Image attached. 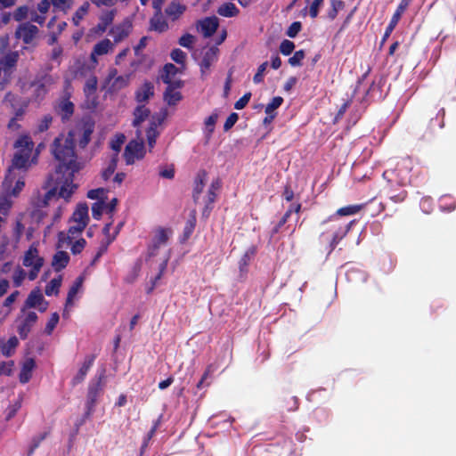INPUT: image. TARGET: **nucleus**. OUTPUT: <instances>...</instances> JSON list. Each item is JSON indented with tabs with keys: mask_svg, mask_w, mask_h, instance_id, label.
<instances>
[{
	"mask_svg": "<svg viewBox=\"0 0 456 456\" xmlns=\"http://www.w3.org/2000/svg\"><path fill=\"white\" fill-rule=\"evenodd\" d=\"M18 54L12 53L11 54L6 55L0 61V66H4L5 71H9L10 75L12 76L14 66L17 62Z\"/></svg>",
	"mask_w": 456,
	"mask_h": 456,
	"instance_id": "33",
	"label": "nucleus"
},
{
	"mask_svg": "<svg viewBox=\"0 0 456 456\" xmlns=\"http://www.w3.org/2000/svg\"><path fill=\"white\" fill-rule=\"evenodd\" d=\"M94 355H88L85 358L82 365L80 366L79 370H77V374L74 376V378L72 379V385L73 386H76L79 383H81L88 370H90V368L92 367L93 363H94Z\"/></svg>",
	"mask_w": 456,
	"mask_h": 456,
	"instance_id": "19",
	"label": "nucleus"
},
{
	"mask_svg": "<svg viewBox=\"0 0 456 456\" xmlns=\"http://www.w3.org/2000/svg\"><path fill=\"white\" fill-rule=\"evenodd\" d=\"M16 152L12 160V165L8 168V172L4 180V186L10 188L12 183V173L15 169H28L31 164L36 163L37 152H35L32 158L34 142L29 134H21L14 142Z\"/></svg>",
	"mask_w": 456,
	"mask_h": 456,
	"instance_id": "2",
	"label": "nucleus"
},
{
	"mask_svg": "<svg viewBox=\"0 0 456 456\" xmlns=\"http://www.w3.org/2000/svg\"><path fill=\"white\" fill-rule=\"evenodd\" d=\"M59 110L63 118H69L74 110V105L69 100H62L59 104Z\"/></svg>",
	"mask_w": 456,
	"mask_h": 456,
	"instance_id": "40",
	"label": "nucleus"
},
{
	"mask_svg": "<svg viewBox=\"0 0 456 456\" xmlns=\"http://www.w3.org/2000/svg\"><path fill=\"white\" fill-rule=\"evenodd\" d=\"M217 13L224 17H234L239 13V10L234 4L224 3L219 6Z\"/></svg>",
	"mask_w": 456,
	"mask_h": 456,
	"instance_id": "32",
	"label": "nucleus"
},
{
	"mask_svg": "<svg viewBox=\"0 0 456 456\" xmlns=\"http://www.w3.org/2000/svg\"><path fill=\"white\" fill-rule=\"evenodd\" d=\"M12 205V200L9 199L8 196H1L0 197V214H2L4 216H6L11 207Z\"/></svg>",
	"mask_w": 456,
	"mask_h": 456,
	"instance_id": "49",
	"label": "nucleus"
},
{
	"mask_svg": "<svg viewBox=\"0 0 456 456\" xmlns=\"http://www.w3.org/2000/svg\"><path fill=\"white\" fill-rule=\"evenodd\" d=\"M25 226L22 224L20 219H17L15 225L12 230V247L14 248H18V244L20 240V238L24 232Z\"/></svg>",
	"mask_w": 456,
	"mask_h": 456,
	"instance_id": "34",
	"label": "nucleus"
},
{
	"mask_svg": "<svg viewBox=\"0 0 456 456\" xmlns=\"http://www.w3.org/2000/svg\"><path fill=\"white\" fill-rule=\"evenodd\" d=\"M251 97L250 93L245 94L241 98H240L234 104V108L236 110H242L249 102Z\"/></svg>",
	"mask_w": 456,
	"mask_h": 456,
	"instance_id": "64",
	"label": "nucleus"
},
{
	"mask_svg": "<svg viewBox=\"0 0 456 456\" xmlns=\"http://www.w3.org/2000/svg\"><path fill=\"white\" fill-rule=\"evenodd\" d=\"M102 390L101 379L94 385H91L88 389V404L93 406L96 402L97 396Z\"/></svg>",
	"mask_w": 456,
	"mask_h": 456,
	"instance_id": "39",
	"label": "nucleus"
},
{
	"mask_svg": "<svg viewBox=\"0 0 456 456\" xmlns=\"http://www.w3.org/2000/svg\"><path fill=\"white\" fill-rule=\"evenodd\" d=\"M72 138L66 140H54L53 153L60 162L55 174V186L49 190L45 196V204L55 197L68 200L77 189L73 183L74 173L80 169V164L76 160V154L72 151Z\"/></svg>",
	"mask_w": 456,
	"mask_h": 456,
	"instance_id": "1",
	"label": "nucleus"
},
{
	"mask_svg": "<svg viewBox=\"0 0 456 456\" xmlns=\"http://www.w3.org/2000/svg\"><path fill=\"white\" fill-rule=\"evenodd\" d=\"M184 11L185 5L178 2H172L166 9V13L172 20H176L183 13Z\"/></svg>",
	"mask_w": 456,
	"mask_h": 456,
	"instance_id": "27",
	"label": "nucleus"
},
{
	"mask_svg": "<svg viewBox=\"0 0 456 456\" xmlns=\"http://www.w3.org/2000/svg\"><path fill=\"white\" fill-rule=\"evenodd\" d=\"M129 83V76H118L116 77L109 85V90L112 92L119 91L125 88Z\"/></svg>",
	"mask_w": 456,
	"mask_h": 456,
	"instance_id": "31",
	"label": "nucleus"
},
{
	"mask_svg": "<svg viewBox=\"0 0 456 456\" xmlns=\"http://www.w3.org/2000/svg\"><path fill=\"white\" fill-rule=\"evenodd\" d=\"M57 78L47 72L38 73L36 78L29 84L26 85L20 81V87L23 91L29 88H34V93L37 98L43 97L47 93L48 89L56 83Z\"/></svg>",
	"mask_w": 456,
	"mask_h": 456,
	"instance_id": "6",
	"label": "nucleus"
},
{
	"mask_svg": "<svg viewBox=\"0 0 456 456\" xmlns=\"http://www.w3.org/2000/svg\"><path fill=\"white\" fill-rule=\"evenodd\" d=\"M117 13L115 9H111L102 12L100 16V23L98 25L99 29L105 31L110 24L112 23L114 17Z\"/></svg>",
	"mask_w": 456,
	"mask_h": 456,
	"instance_id": "29",
	"label": "nucleus"
},
{
	"mask_svg": "<svg viewBox=\"0 0 456 456\" xmlns=\"http://www.w3.org/2000/svg\"><path fill=\"white\" fill-rule=\"evenodd\" d=\"M12 183L9 189L5 188L4 185V189L6 192L10 193L12 196H17L24 188L25 183L22 178L16 179V175L14 172L12 173Z\"/></svg>",
	"mask_w": 456,
	"mask_h": 456,
	"instance_id": "24",
	"label": "nucleus"
},
{
	"mask_svg": "<svg viewBox=\"0 0 456 456\" xmlns=\"http://www.w3.org/2000/svg\"><path fill=\"white\" fill-rule=\"evenodd\" d=\"M59 319H60V317L57 313H53L52 314L51 318L49 319V321L47 322L46 326H45V332L47 334H51L53 332V330H54V328L56 327V325L59 322Z\"/></svg>",
	"mask_w": 456,
	"mask_h": 456,
	"instance_id": "57",
	"label": "nucleus"
},
{
	"mask_svg": "<svg viewBox=\"0 0 456 456\" xmlns=\"http://www.w3.org/2000/svg\"><path fill=\"white\" fill-rule=\"evenodd\" d=\"M66 248H57L56 253L52 259V266L56 272H60L67 266L69 262V256L65 250Z\"/></svg>",
	"mask_w": 456,
	"mask_h": 456,
	"instance_id": "17",
	"label": "nucleus"
},
{
	"mask_svg": "<svg viewBox=\"0 0 456 456\" xmlns=\"http://www.w3.org/2000/svg\"><path fill=\"white\" fill-rule=\"evenodd\" d=\"M294 48V43L287 39L283 40L280 45V51L284 55L290 54L293 52Z\"/></svg>",
	"mask_w": 456,
	"mask_h": 456,
	"instance_id": "58",
	"label": "nucleus"
},
{
	"mask_svg": "<svg viewBox=\"0 0 456 456\" xmlns=\"http://www.w3.org/2000/svg\"><path fill=\"white\" fill-rule=\"evenodd\" d=\"M154 94V86L151 82H145L136 92V101L142 103L148 101Z\"/></svg>",
	"mask_w": 456,
	"mask_h": 456,
	"instance_id": "23",
	"label": "nucleus"
},
{
	"mask_svg": "<svg viewBox=\"0 0 456 456\" xmlns=\"http://www.w3.org/2000/svg\"><path fill=\"white\" fill-rule=\"evenodd\" d=\"M143 139L142 132L137 129L136 138L131 140L125 149L124 158L127 165H132L144 157Z\"/></svg>",
	"mask_w": 456,
	"mask_h": 456,
	"instance_id": "7",
	"label": "nucleus"
},
{
	"mask_svg": "<svg viewBox=\"0 0 456 456\" xmlns=\"http://www.w3.org/2000/svg\"><path fill=\"white\" fill-rule=\"evenodd\" d=\"M219 26L218 19L216 16L207 17L198 21L197 30L200 32L203 37H211Z\"/></svg>",
	"mask_w": 456,
	"mask_h": 456,
	"instance_id": "13",
	"label": "nucleus"
},
{
	"mask_svg": "<svg viewBox=\"0 0 456 456\" xmlns=\"http://www.w3.org/2000/svg\"><path fill=\"white\" fill-rule=\"evenodd\" d=\"M56 10L67 12L73 5L74 0H51Z\"/></svg>",
	"mask_w": 456,
	"mask_h": 456,
	"instance_id": "43",
	"label": "nucleus"
},
{
	"mask_svg": "<svg viewBox=\"0 0 456 456\" xmlns=\"http://www.w3.org/2000/svg\"><path fill=\"white\" fill-rule=\"evenodd\" d=\"M195 41V37L191 34H185L179 39V44L183 47L191 48Z\"/></svg>",
	"mask_w": 456,
	"mask_h": 456,
	"instance_id": "61",
	"label": "nucleus"
},
{
	"mask_svg": "<svg viewBox=\"0 0 456 456\" xmlns=\"http://www.w3.org/2000/svg\"><path fill=\"white\" fill-rule=\"evenodd\" d=\"M131 31V24L129 22H124L118 26L114 27L110 33L113 37V43L118 44L123 41L128 37Z\"/></svg>",
	"mask_w": 456,
	"mask_h": 456,
	"instance_id": "20",
	"label": "nucleus"
},
{
	"mask_svg": "<svg viewBox=\"0 0 456 456\" xmlns=\"http://www.w3.org/2000/svg\"><path fill=\"white\" fill-rule=\"evenodd\" d=\"M171 58L177 64L183 66L186 60V53L180 49H175L171 53Z\"/></svg>",
	"mask_w": 456,
	"mask_h": 456,
	"instance_id": "55",
	"label": "nucleus"
},
{
	"mask_svg": "<svg viewBox=\"0 0 456 456\" xmlns=\"http://www.w3.org/2000/svg\"><path fill=\"white\" fill-rule=\"evenodd\" d=\"M38 33V28L37 26L32 25L30 23H24L19 27L16 31V36L18 38L21 39L26 44H30L33 42L34 38L37 37Z\"/></svg>",
	"mask_w": 456,
	"mask_h": 456,
	"instance_id": "14",
	"label": "nucleus"
},
{
	"mask_svg": "<svg viewBox=\"0 0 456 456\" xmlns=\"http://www.w3.org/2000/svg\"><path fill=\"white\" fill-rule=\"evenodd\" d=\"M90 9L89 2H84L72 16V22L75 26H78L81 20L88 14Z\"/></svg>",
	"mask_w": 456,
	"mask_h": 456,
	"instance_id": "30",
	"label": "nucleus"
},
{
	"mask_svg": "<svg viewBox=\"0 0 456 456\" xmlns=\"http://www.w3.org/2000/svg\"><path fill=\"white\" fill-rule=\"evenodd\" d=\"M166 0H153L152 7L156 10L155 15L151 19V28L163 32L167 28V23L161 15V7Z\"/></svg>",
	"mask_w": 456,
	"mask_h": 456,
	"instance_id": "11",
	"label": "nucleus"
},
{
	"mask_svg": "<svg viewBox=\"0 0 456 456\" xmlns=\"http://www.w3.org/2000/svg\"><path fill=\"white\" fill-rule=\"evenodd\" d=\"M207 182V174L202 171L200 172L197 175V179L195 182V187L193 191V197L195 200H198L200 194L202 192L204 185Z\"/></svg>",
	"mask_w": 456,
	"mask_h": 456,
	"instance_id": "36",
	"label": "nucleus"
},
{
	"mask_svg": "<svg viewBox=\"0 0 456 456\" xmlns=\"http://www.w3.org/2000/svg\"><path fill=\"white\" fill-rule=\"evenodd\" d=\"M217 119H218L217 113H213L205 119V122H204L205 131H206L208 136H210L212 134V133L214 132L215 126H216Z\"/></svg>",
	"mask_w": 456,
	"mask_h": 456,
	"instance_id": "45",
	"label": "nucleus"
},
{
	"mask_svg": "<svg viewBox=\"0 0 456 456\" xmlns=\"http://www.w3.org/2000/svg\"><path fill=\"white\" fill-rule=\"evenodd\" d=\"M283 102V99L280 96L274 97L270 103H268L265 107V113L270 117V118H273V112L276 109H278Z\"/></svg>",
	"mask_w": 456,
	"mask_h": 456,
	"instance_id": "42",
	"label": "nucleus"
},
{
	"mask_svg": "<svg viewBox=\"0 0 456 456\" xmlns=\"http://www.w3.org/2000/svg\"><path fill=\"white\" fill-rule=\"evenodd\" d=\"M97 77L95 76H90L85 84L84 91L87 98L93 97L97 89Z\"/></svg>",
	"mask_w": 456,
	"mask_h": 456,
	"instance_id": "37",
	"label": "nucleus"
},
{
	"mask_svg": "<svg viewBox=\"0 0 456 456\" xmlns=\"http://www.w3.org/2000/svg\"><path fill=\"white\" fill-rule=\"evenodd\" d=\"M91 133H92V131L89 128L84 129L83 131L80 129H74V130L70 131L66 135H64V134L60 135L55 140H59V139L66 140V139H68V137H71L72 138V141H71L72 146L71 147H72L73 152L75 153V151H74L75 142L77 140H79L80 147L81 148L86 147L90 141Z\"/></svg>",
	"mask_w": 456,
	"mask_h": 456,
	"instance_id": "12",
	"label": "nucleus"
},
{
	"mask_svg": "<svg viewBox=\"0 0 456 456\" xmlns=\"http://www.w3.org/2000/svg\"><path fill=\"white\" fill-rule=\"evenodd\" d=\"M81 234H74L70 236L69 231L61 232L58 234L57 248H70L73 255H77L82 252L86 245L85 239L80 237Z\"/></svg>",
	"mask_w": 456,
	"mask_h": 456,
	"instance_id": "8",
	"label": "nucleus"
},
{
	"mask_svg": "<svg viewBox=\"0 0 456 456\" xmlns=\"http://www.w3.org/2000/svg\"><path fill=\"white\" fill-rule=\"evenodd\" d=\"M107 191L103 188L91 190L87 192V197L91 200H99L102 201L105 199Z\"/></svg>",
	"mask_w": 456,
	"mask_h": 456,
	"instance_id": "53",
	"label": "nucleus"
},
{
	"mask_svg": "<svg viewBox=\"0 0 456 456\" xmlns=\"http://www.w3.org/2000/svg\"><path fill=\"white\" fill-rule=\"evenodd\" d=\"M181 87L182 86L167 85V87L164 93V100L168 105H175L182 99V94L178 91V89Z\"/></svg>",
	"mask_w": 456,
	"mask_h": 456,
	"instance_id": "22",
	"label": "nucleus"
},
{
	"mask_svg": "<svg viewBox=\"0 0 456 456\" xmlns=\"http://www.w3.org/2000/svg\"><path fill=\"white\" fill-rule=\"evenodd\" d=\"M115 45L108 38L102 39L94 45L89 58L87 69L93 70L99 63L98 58L113 52Z\"/></svg>",
	"mask_w": 456,
	"mask_h": 456,
	"instance_id": "9",
	"label": "nucleus"
},
{
	"mask_svg": "<svg viewBox=\"0 0 456 456\" xmlns=\"http://www.w3.org/2000/svg\"><path fill=\"white\" fill-rule=\"evenodd\" d=\"M124 134H117L114 139L110 142L111 149L116 152L115 156L118 159V153L120 151L123 143L125 142Z\"/></svg>",
	"mask_w": 456,
	"mask_h": 456,
	"instance_id": "47",
	"label": "nucleus"
},
{
	"mask_svg": "<svg viewBox=\"0 0 456 456\" xmlns=\"http://www.w3.org/2000/svg\"><path fill=\"white\" fill-rule=\"evenodd\" d=\"M61 284V278L53 279L45 287V294L47 296H53V295L58 294Z\"/></svg>",
	"mask_w": 456,
	"mask_h": 456,
	"instance_id": "41",
	"label": "nucleus"
},
{
	"mask_svg": "<svg viewBox=\"0 0 456 456\" xmlns=\"http://www.w3.org/2000/svg\"><path fill=\"white\" fill-rule=\"evenodd\" d=\"M173 236V230L168 227L158 226L151 232L150 242L147 250V259L159 255V250L164 248Z\"/></svg>",
	"mask_w": 456,
	"mask_h": 456,
	"instance_id": "3",
	"label": "nucleus"
},
{
	"mask_svg": "<svg viewBox=\"0 0 456 456\" xmlns=\"http://www.w3.org/2000/svg\"><path fill=\"white\" fill-rule=\"evenodd\" d=\"M218 49L216 47L208 48L200 62L201 73L204 75L208 72L211 65L217 60Z\"/></svg>",
	"mask_w": 456,
	"mask_h": 456,
	"instance_id": "16",
	"label": "nucleus"
},
{
	"mask_svg": "<svg viewBox=\"0 0 456 456\" xmlns=\"http://www.w3.org/2000/svg\"><path fill=\"white\" fill-rule=\"evenodd\" d=\"M28 8L27 6H20L17 8L13 13V18L20 21L25 19L28 15Z\"/></svg>",
	"mask_w": 456,
	"mask_h": 456,
	"instance_id": "63",
	"label": "nucleus"
},
{
	"mask_svg": "<svg viewBox=\"0 0 456 456\" xmlns=\"http://www.w3.org/2000/svg\"><path fill=\"white\" fill-rule=\"evenodd\" d=\"M305 57V53L302 50L297 51L292 57L289 59V63L291 66H298L301 63V61Z\"/></svg>",
	"mask_w": 456,
	"mask_h": 456,
	"instance_id": "62",
	"label": "nucleus"
},
{
	"mask_svg": "<svg viewBox=\"0 0 456 456\" xmlns=\"http://www.w3.org/2000/svg\"><path fill=\"white\" fill-rule=\"evenodd\" d=\"M18 345L19 339L15 336H12L8 339L0 338V354L3 356L10 357L15 353Z\"/></svg>",
	"mask_w": 456,
	"mask_h": 456,
	"instance_id": "18",
	"label": "nucleus"
},
{
	"mask_svg": "<svg viewBox=\"0 0 456 456\" xmlns=\"http://www.w3.org/2000/svg\"><path fill=\"white\" fill-rule=\"evenodd\" d=\"M22 265L30 269L28 277L30 281H34L38 276L44 265V258L39 255L37 243L31 244L28 249L24 253Z\"/></svg>",
	"mask_w": 456,
	"mask_h": 456,
	"instance_id": "4",
	"label": "nucleus"
},
{
	"mask_svg": "<svg viewBox=\"0 0 456 456\" xmlns=\"http://www.w3.org/2000/svg\"><path fill=\"white\" fill-rule=\"evenodd\" d=\"M181 72V69L175 67L172 63H167L163 68L161 79L167 85H173L174 86H183L182 80L177 77V75Z\"/></svg>",
	"mask_w": 456,
	"mask_h": 456,
	"instance_id": "10",
	"label": "nucleus"
},
{
	"mask_svg": "<svg viewBox=\"0 0 456 456\" xmlns=\"http://www.w3.org/2000/svg\"><path fill=\"white\" fill-rule=\"evenodd\" d=\"M117 158L113 157L108 167L102 171V175L104 180H108L114 174L117 167Z\"/></svg>",
	"mask_w": 456,
	"mask_h": 456,
	"instance_id": "50",
	"label": "nucleus"
},
{
	"mask_svg": "<svg viewBox=\"0 0 456 456\" xmlns=\"http://www.w3.org/2000/svg\"><path fill=\"white\" fill-rule=\"evenodd\" d=\"M44 301L45 299L40 290L34 289L29 293L25 304L27 307L32 308L41 305Z\"/></svg>",
	"mask_w": 456,
	"mask_h": 456,
	"instance_id": "26",
	"label": "nucleus"
},
{
	"mask_svg": "<svg viewBox=\"0 0 456 456\" xmlns=\"http://www.w3.org/2000/svg\"><path fill=\"white\" fill-rule=\"evenodd\" d=\"M12 79V75L7 70L5 71L4 66H0V88H4L6 85L10 83Z\"/></svg>",
	"mask_w": 456,
	"mask_h": 456,
	"instance_id": "60",
	"label": "nucleus"
},
{
	"mask_svg": "<svg viewBox=\"0 0 456 456\" xmlns=\"http://www.w3.org/2000/svg\"><path fill=\"white\" fill-rule=\"evenodd\" d=\"M268 67V62L267 61H265L263 62L257 69V72L255 74L254 77H253V81L255 84H259L263 81L264 79V76H265V72L266 70Z\"/></svg>",
	"mask_w": 456,
	"mask_h": 456,
	"instance_id": "56",
	"label": "nucleus"
},
{
	"mask_svg": "<svg viewBox=\"0 0 456 456\" xmlns=\"http://www.w3.org/2000/svg\"><path fill=\"white\" fill-rule=\"evenodd\" d=\"M27 273L20 267H17L12 274L13 284L16 287H20L22 281L25 280Z\"/></svg>",
	"mask_w": 456,
	"mask_h": 456,
	"instance_id": "48",
	"label": "nucleus"
},
{
	"mask_svg": "<svg viewBox=\"0 0 456 456\" xmlns=\"http://www.w3.org/2000/svg\"><path fill=\"white\" fill-rule=\"evenodd\" d=\"M13 365L12 361L0 362V376H10L12 373Z\"/></svg>",
	"mask_w": 456,
	"mask_h": 456,
	"instance_id": "59",
	"label": "nucleus"
},
{
	"mask_svg": "<svg viewBox=\"0 0 456 456\" xmlns=\"http://www.w3.org/2000/svg\"><path fill=\"white\" fill-rule=\"evenodd\" d=\"M150 115V110L144 105H139L134 111L133 126L138 127Z\"/></svg>",
	"mask_w": 456,
	"mask_h": 456,
	"instance_id": "25",
	"label": "nucleus"
},
{
	"mask_svg": "<svg viewBox=\"0 0 456 456\" xmlns=\"http://www.w3.org/2000/svg\"><path fill=\"white\" fill-rule=\"evenodd\" d=\"M53 122V117L49 114L44 115L37 123L35 134H41L48 130Z\"/></svg>",
	"mask_w": 456,
	"mask_h": 456,
	"instance_id": "35",
	"label": "nucleus"
},
{
	"mask_svg": "<svg viewBox=\"0 0 456 456\" xmlns=\"http://www.w3.org/2000/svg\"><path fill=\"white\" fill-rule=\"evenodd\" d=\"M403 12H404V11H400L399 7H397L395 12L394 13V15L391 19V21H390L388 27L387 28V30H386V33L384 36V39H386L387 37H389L390 33L393 31L395 27L396 26L397 22L399 21V20Z\"/></svg>",
	"mask_w": 456,
	"mask_h": 456,
	"instance_id": "44",
	"label": "nucleus"
},
{
	"mask_svg": "<svg viewBox=\"0 0 456 456\" xmlns=\"http://www.w3.org/2000/svg\"><path fill=\"white\" fill-rule=\"evenodd\" d=\"M360 208H361V207L358 205L346 206V207L340 208L339 209H338L337 214L341 216H352V215L356 214L360 210Z\"/></svg>",
	"mask_w": 456,
	"mask_h": 456,
	"instance_id": "51",
	"label": "nucleus"
},
{
	"mask_svg": "<svg viewBox=\"0 0 456 456\" xmlns=\"http://www.w3.org/2000/svg\"><path fill=\"white\" fill-rule=\"evenodd\" d=\"M220 183L218 181L213 182L208 189L207 195V206L212 204L216 200V191L219 189Z\"/></svg>",
	"mask_w": 456,
	"mask_h": 456,
	"instance_id": "54",
	"label": "nucleus"
},
{
	"mask_svg": "<svg viewBox=\"0 0 456 456\" xmlns=\"http://www.w3.org/2000/svg\"><path fill=\"white\" fill-rule=\"evenodd\" d=\"M88 212L89 209L86 203H79L77 205V208L69 219V227L68 231H69L70 236H73L74 234H82L90 220Z\"/></svg>",
	"mask_w": 456,
	"mask_h": 456,
	"instance_id": "5",
	"label": "nucleus"
},
{
	"mask_svg": "<svg viewBox=\"0 0 456 456\" xmlns=\"http://www.w3.org/2000/svg\"><path fill=\"white\" fill-rule=\"evenodd\" d=\"M37 320V315L34 312L27 313L24 317L20 320V323L18 325L17 331L21 338H27Z\"/></svg>",
	"mask_w": 456,
	"mask_h": 456,
	"instance_id": "15",
	"label": "nucleus"
},
{
	"mask_svg": "<svg viewBox=\"0 0 456 456\" xmlns=\"http://www.w3.org/2000/svg\"><path fill=\"white\" fill-rule=\"evenodd\" d=\"M83 282H84V278L82 276L77 277L76 279V281H74L73 285L71 286V288L69 289V293H68V297H67V300H66V308L68 306L72 305L73 300H74L76 295L77 294V292L79 291V289H81Z\"/></svg>",
	"mask_w": 456,
	"mask_h": 456,
	"instance_id": "28",
	"label": "nucleus"
},
{
	"mask_svg": "<svg viewBox=\"0 0 456 456\" xmlns=\"http://www.w3.org/2000/svg\"><path fill=\"white\" fill-rule=\"evenodd\" d=\"M256 254V248L254 246H250L246 252L244 253L243 256L241 257L240 261V268L242 271L244 267L248 265L251 258Z\"/></svg>",
	"mask_w": 456,
	"mask_h": 456,
	"instance_id": "46",
	"label": "nucleus"
},
{
	"mask_svg": "<svg viewBox=\"0 0 456 456\" xmlns=\"http://www.w3.org/2000/svg\"><path fill=\"white\" fill-rule=\"evenodd\" d=\"M169 257H170V253L169 251H167L162 259H161V262L159 264V273L158 275L155 277L154 279V284L156 283L157 281L160 280L164 272L166 271V268H167V262L169 260Z\"/></svg>",
	"mask_w": 456,
	"mask_h": 456,
	"instance_id": "52",
	"label": "nucleus"
},
{
	"mask_svg": "<svg viewBox=\"0 0 456 456\" xmlns=\"http://www.w3.org/2000/svg\"><path fill=\"white\" fill-rule=\"evenodd\" d=\"M36 367V362L32 358H27L21 365L19 379L20 383L26 384L32 377L33 370Z\"/></svg>",
	"mask_w": 456,
	"mask_h": 456,
	"instance_id": "21",
	"label": "nucleus"
},
{
	"mask_svg": "<svg viewBox=\"0 0 456 456\" xmlns=\"http://www.w3.org/2000/svg\"><path fill=\"white\" fill-rule=\"evenodd\" d=\"M159 132L157 131V125L155 122H152L146 131L147 143L150 150L154 147Z\"/></svg>",
	"mask_w": 456,
	"mask_h": 456,
	"instance_id": "38",
	"label": "nucleus"
}]
</instances>
